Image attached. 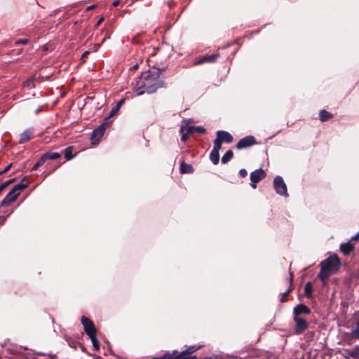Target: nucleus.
I'll list each match as a JSON object with an SVG mask.
<instances>
[{
  "label": "nucleus",
  "instance_id": "c9c22d12",
  "mask_svg": "<svg viewBox=\"0 0 359 359\" xmlns=\"http://www.w3.org/2000/svg\"><path fill=\"white\" fill-rule=\"evenodd\" d=\"M290 273V278H289V283H290V285L289 286H292V287H294V285H293V280H294V273L292 271H291L290 270L289 271Z\"/></svg>",
  "mask_w": 359,
  "mask_h": 359
},
{
  "label": "nucleus",
  "instance_id": "c756f323",
  "mask_svg": "<svg viewBox=\"0 0 359 359\" xmlns=\"http://www.w3.org/2000/svg\"><path fill=\"white\" fill-rule=\"evenodd\" d=\"M351 337L353 339H358L359 338V323H357V326L354 328L351 333Z\"/></svg>",
  "mask_w": 359,
  "mask_h": 359
},
{
  "label": "nucleus",
  "instance_id": "37998d69",
  "mask_svg": "<svg viewBox=\"0 0 359 359\" xmlns=\"http://www.w3.org/2000/svg\"><path fill=\"white\" fill-rule=\"evenodd\" d=\"M124 102H125L124 99L120 100L118 101V102L117 103L116 107L119 109L121 107V106L124 103Z\"/></svg>",
  "mask_w": 359,
  "mask_h": 359
},
{
  "label": "nucleus",
  "instance_id": "5fc2aeb1",
  "mask_svg": "<svg viewBox=\"0 0 359 359\" xmlns=\"http://www.w3.org/2000/svg\"><path fill=\"white\" fill-rule=\"evenodd\" d=\"M95 8V6H90V7L88 8V9H92V8Z\"/></svg>",
  "mask_w": 359,
  "mask_h": 359
},
{
  "label": "nucleus",
  "instance_id": "a211bd4d",
  "mask_svg": "<svg viewBox=\"0 0 359 359\" xmlns=\"http://www.w3.org/2000/svg\"><path fill=\"white\" fill-rule=\"evenodd\" d=\"M180 133H182L181 141L186 142L192 131L190 127L186 128L184 126H182L180 128Z\"/></svg>",
  "mask_w": 359,
  "mask_h": 359
},
{
  "label": "nucleus",
  "instance_id": "393cba45",
  "mask_svg": "<svg viewBox=\"0 0 359 359\" xmlns=\"http://www.w3.org/2000/svg\"><path fill=\"white\" fill-rule=\"evenodd\" d=\"M46 161L47 160H55L60 157V154L57 152H48L43 154Z\"/></svg>",
  "mask_w": 359,
  "mask_h": 359
},
{
  "label": "nucleus",
  "instance_id": "a19ab883",
  "mask_svg": "<svg viewBox=\"0 0 359 359\" xmlns=\"http://www.w3.org/2000/svg\"><path fill=\"white\" fill-rule=\"evenodd\" d=\"M350 241L352 242L359 241V232L356 233L355 236H352Z\"/></svg>",
  "mask_w": 359,
  "mask_h": 359
},
{
  "label": "nucleus",
  "instance_id": "8fccbe9b",
  "mask_svg": "<svg viewBox=\"0 0 359 359\" xmlns=\"http://www.w3.org/2000/svg\"><path fill=\"white\" fill-rule=\"evenodd\" d=\"M57 167H60V165H57V166H55V168H53L52 171L55 170V169H57Z\"/></svg>",
  "mask_w": 359,
  "mask_h": 359
},
{
  "label": "nucleus",
  "instance_id": "a18cd8bd",
  "mask_svg": "<svg viewBox=\"0 0 359 359\" xmlns=\"http://www.w3.org/2000/svg\"><path fill=\"white\" fill-rule=\"evenodd\" d=\"M78 342L76 341H72V344H69V346L72 348H74V349H76V345H77Z\"/></svg>",
  "mask_w": 359,
  "mask_h": 359
},
{
  "label": "nucleus",
  "instance_id": "5701e85b",
  "mask_svg": "<svg viewBox=\"0 0 359 359\" xmlns=\"http://www.w3.org/2000/svg\"><path fill=\"white\" fill-rule=\"evenodd\" d=\"M332 275V273L329 271H324L323 268H320V271L318 273V278L323 282H325V280Z\"/></svg>",
  "mask_w": 359,
  "mask_h": 359
},
{
  "label": "nucleus",
  "instance_id": "2f4dec72",
  "mask_svg": "<svg viewBox=\"0 0 359 359\" xmlns=\"http://www.w3.org/2000/svg\"><path fill=\"white\" fill-rule=\"evenodd\" d=\"M12 212H8L6 215H1L0 216V224L2 225L6 222L7 217H8Z\"/></svg>",
  "mask_w": 359,
  "mask_h": 359
},
{
  "label": "nucleus",
  "instance_id": "20e7f679",
  "mask_svg": "<svg viewBox=\"0 0 359 359\" xmlns=\"http://www.w3.org/2000/svg\"><path fill=\"white\" fill-rule=\"evenodd\" d=\"M109 118H105L104 121L97 128L93 130L90 137V140L92 141L93 144H97L100 142V140L103 136L104 131L109 126Z\"/></svg>",
  "mask_w": 359,
  "mask_h": 359
},
{
  "label": "nucleus",
  "instance_id": "bb28decb",
  "mask_svg": "<svg viewBox=\"0 0 359 359\" xmlns=\"http://www.w3.org/2000/svg\"><path fill=\"white\" fill-rule=\"evenodd\" d=\"M34 81H35V78H34V77H32V78L27 79L23 83L24 87L29 88V89L34 88L35 87V86L34 84Z\"/></svg>",
  "mask_w": 359,
  "mask_h": 359
},
{
  "label": "nucleus",
  "instance_id": "f704fd0d",
  "mask_svg": "<svg viewBox=\"0 0 359 359\" xmlns=\"http://www.w3.org/2000/svg\"><path fill=\"white\" fill-rule=\"evenodd\" d=\"M350 355L352 357L359 356V346H356Z\"/></svg>",
  "mask_w": 359,
  "mask_h": 359
},
{
  "label": "nucleus",
  "instance_id": "4be33fe9",
  "mask_svg": "<svg viewBox=\"0 0 359 359\" xmlns=\"http://www.w3.org/2000/svg\"><path fill=\"white\" fill-rule=\"evenodd\" d=\"M233 157V152L232 150H228L222 157V163L223 164L227 163Z\"/></svg>",
  "mask_w": 359,
  "mask_h": 359
},
{
  "label": "nucleus",
  "instance_id": "a878e982",
  "mask_svg": "<svg viewBox=\"0 0 359 359\" xmlns=\"http://www.w3.org/2000/svg\"><path fill=\"white\" fill-rule=\"evenodd\" d=\"M144 42L143 34H138L133 36L132 39V43L134 44H142Z\"/></svg>",
  "mask_w": 359,
  "mask_h": 359
},
{
  "label": "nucleus",
  "instance_id": "72a5a7b5",
  "mask_svg": "<svg viewBox=\"0 0 359 359\" xmlns=\"http://www.w3.org/2000/svg\"><path fill=\"white\" fill-rule=\"evenodd\" d=\"M151 359H171V354L169 353H167L164 354L163 356L154 357Z\"/></svg>",
  "mask_w": 359,
  "mask_h": 359
},
{
  "label": "nucleus",
  "instance_id": "864d4df0",
  "mask_svg": "<svg viewBox=\"0 0 359 359\" xmlns=\"http://www.w3.org/2000/svg\"><path fill=\"white\" fill-rule=\"evenodd\" d=\"M57 167H60V165H57V166H55V168H53L52 171L55 170V169H57Z\"/></svg>",
  "mask_w": 359,
  "mask_h": 359
},
{
  "label": "nucleus",
  "instance_id": "39448f33",
  "mask_svg": "<svg viewBox=\"0 0 359 359\" xmlns=\"http://www.w3.org/2000/svg\"><path fill=\"white\" fill-rule=\"evenodd\" d=\"M201 347V346H190L176 355H174L177 353V351H174L173 354H171V359H196V357L195 355H191V354L198 350Z\"/></svg>",
  "mask_w": 359,
  "mask_h": 359
},
{
  "label": "nucleus",
  "instance_id": "423d86ee",
  "mask_svg": "<svg viewBox=\"0 0 359 359\" xmlns=\"http://www.w3.org/2000/svg\"><path fill=\"white\" fill-rule=\"evenodd\" d=\"M81 323L83 326V330L88 337L97 335V330L93 322L88 317L83 316L81 318Z\"/></svg>",
  "mask_w": 359,
  "mask_h": 359
},
{
  "label": "nucleus",
  "instance_id": "9b49d317",
  "mask_svg": "<svg viewBox=\"0 0 359 359\" xmlns=\"http://www.w3.org/2000/svg\"><path fill=\"white\" fill-rule=\"evenodd\" d=\"M311 309L304 304H299L293 309V317H301V315H309Z\"/></svg>",
  "mask_w": 359,
  "mask_h": 359
},
{
  "label": "nucleus",
  "instance_id": "6e6552de",
  "mask_svg": "<svg viewBox=\"0 0 359 359\" xmlns=\"http://www.w3.org/2000/svg\"><path fill=\"white\" fill-rule=\"evenodd\" d=\"M295 323L294 332L297 334H300L306 330L309 327L308 321L302 317H293Z\"/></svg>",
  "mask_w": 359,
  "mask_h": 359
},
{
  "label": "nucleus",
  "instance_id": "0eeeda50",
  "mask_svg": "<svg viewBox=\"0 0 359 359\" xmlns=\"http://www.w3.org/2000/svg\"><path fill=\"white\" fill-rule=\"evenodd\" d=\"M273 187L276 192L283 196H288L287 189L282 177L278 175L273 179Z\"/></svg>",
  "mask_w": 359,
  "mask_h": 359
},
{
  "label": "nucleus",
  "instance_id": "f03ea898",
  "mask_svg": "<svg viewBox=\"0 0 359 359\" xmlns=\"http://www.w3.org/2000/svg\"><path fill=\"white\" fill-rule=\"evenodd\" d=\"M341 265L340 258L337 254L329 256L320 263V268L324 271L330 272L332 274L337 273Z\"/></svg>",
  "mask_w": 359,
  "mask_h": 359
},
{
  "label": "nucleus",
  "instance_id": "7c9ffc66",
  "mask_svg": "<svg viewBox=\"0 0 359 359\" xmlns=\"http://www.w3.org/2000/svg\"><path fill=\"white\" fill-rule=\"evenodd\" d=\"M191 131H196L201 134H203L206 132L205 128L201 126H191L190 127Z\"/></svg>",
  "mask_w": 359,
  "mask_h": 359
},
{
  "label": "nucleus",
  "instance_id": "473e14b6",
  "mask_svg": "<svg viewBox=\"0 0 359 359\" xmlns=\"http://www.w3.org/2000/svg\"><path fill=\"white\" fill-rule=\"evenodd\" d=\"M29 43V39H19L18 41H15V45H20V44H27Z\"/></svg>",
  "mask_w": 359,
  "mask_h": 359
},
{
  "label": "nucleus",
  "instance_id": "f257e3e1",
  "mask_svg": "<svg viewBox=\"0 0 359 359\" xmlns=\"http://www.w3.org/2000/svg\"><path fill=\"white\" fill-rule=\"evenodd\" d=\"M165 70V67H155L145 72L142 73L140 77L136 81L134 90L137 95L145 93H153L157 89L165 87V82L160 77L161 72Z\"/></svg>",
  "mask_w": 359,
  "mask_h": 359
},
{
  "label": "nucleus",
  "instance_id": "1a4fd4ad",
  "mask_svg": "<svg viewBox=\"0 0 359 359\" xmlns=\"http://www.w3.org/2000/svg\"><path fill=\"white\" fill-rule=\"evenodd\" d=\"M257 144L256 139L252 135H248L241 139L236 145L237 149H243Z\"/></svg>",
  "mask_w": 359,
  "mask_h": 359
},
{
  "label": "nucleus",
  "instance_id": "de8ad7c7",
  "mask_svg": "<svg viewBox=\"0 0 359 359\" xmlns=\"http://www.w3.org/2000/svg\"><path fill=\"white\" fill-rule=\"evenodd\" d=\"M120 4V1L118 0H116L112 3L113 6H117Z\"/></svg>",
  "mask_w": 359,
  "mask_h": 359
},
{
  "label": "nucleus",
  "instance_id": "2eb2a0df",
  "mask_svg": "<svg viewBox=\"0 0 359 359\" xmlns=\"http://www.w3.org/2000/svg\"><path fill=\"white\" fill-rule=\"evenodd\" d=\"M34 137L32 129H27L20 135L19 144L25 143Z\"/></svg>",
  "mask_w": 359,
  "mask_h": 359
},
{
  "label": "nucleus",
  "instance_id": "79ce46f5",
  "mask_svg": "<svg viewBox=\"0 0 359 359\" xmlns=\"http://www.w3.org/2000/svg\"><path fill=\"white\" fill-rule=\"evenodd\" d=\"M103 20H104V18L103 17L100 18L98 20V21L97 22V23L95 24V27H97L103 22Z\"/></svg>",
  "mask_w": 359,
  "mask_h": 359
},
{
  "label": "nucleus",
  "instance_id": "aec40b11",
  "mask_svg": "<svg viewBox=\"0 0 359 359\" xmlns=\"http://www.w3.org/2000/svg\"><path fill=\"white\" fill-rule=\"evenodd\" d=\"M72 151H73L72 146H69L62 151V154H64L65 158L67 161L71 160L74 157V155L72 154Z\"/></svg>",
  "mask_w": 359,
  "mask_h": 359
},
{
  "label": "nucleus",
  "instance_id": "58836bf2",
  "mask_svg": "<svg viewBox=\"0 0 359 359\" xmlns=\"http://www.w3.org/2000/svg\"><path fill=\"white\" fill-rule=\"evenodd\" d=\"M239 174L242 177H245L248 175V172L245 169L242 168L239 170Z\"/></svg>",
  "mask_w": 359,
  "mask_h": 359
},
{
  "label": "nucleus",
  "instance_id": "09e8293b",
  "mask_svg": "<svg viewBox=\"0 0 359 359\" xmlns=\"http://www.w3.org/2000/svg\"><path fill=\"white\" fill-rule=\"evenodd\" d=\"M250 185H251V187H252L253 189H255V188L257 187V186H256V183H253V182H252V183L250 184Z\"/></svg>",
  "mask_w": 359,
  "mask_h": 359
},
{
  "label": "nucleus",
  "instance_id": "cd10ccee",
  "mask_svg": "<svg viewBox=\"0 0 359 359\" xmlns=\"http://www.w3.org/2000/svg\"><path fill=\"white\" fill-rule=\"evenodd\" d=\"M89 338L92 341L95 350L98 351L100 349V343L97 339V335H93V337H89Z\"/></svg>",
  "mask_w": 359,
  "mask_h": 359
},
{
  "label": "nucleus",
  "instance_id": "6ab92c4d",
  "mask_svg": "<svg viewBox=\"0 0 359 359\" xmlns=\"http://www.w3.org/2000/svg\"><path fill=\"white\" fill-rule=\"evenodd\" d=\"M304 295L311 299L313 297V285L311 282H307L304 286Z\"/></svg>",
  "mask_w": 359,
  "mask_h": 359
},
{
  "label": "nucleus",
  "instance_id": "4468645a",
  "mask_svg": "<svg viewBox=\"0 0 359 359\" xmlns=\"http://www.w3.org/2000/svg\"><path fill=\"white\" fill-rule=\"evenodd\" d=\"M217 138L220 140V141L226 143H231L233 141V136L228 132L224 130H218L217 132Z\"/></svg>",
  "mask_w": 359,
  "mask_h": 359
},
{
  "label": "nucleus",
  "instance_id": "412c9836",
  "mask_svg": "<svg viewBox=\"0 0 359 359\" xmlns=\"http://www.w3.org/2000/svg\"><path fill=\"white\" fill-rule=\"evenodd\" d=\"M210 159L214 165H217L219 161V151L212 150L210 154Z\"/></svg>",
  "mask_w": 359,
  "mask_h": 359
},
{
  "label": "nucleus",
  "instance_id": "dca6fc26",
  "mask_svg": "<svg viewBox=\"0 0 359 359\" xmlns=\"http://www.w3.org/2000/svg\"><path fill=\"white\" fill-rule=\"evenodd\" d=\"M180 171L182 174H191L194 172V169L191 164L182 161L180 164Z\"/></svg>",
  "mask_w": 359,
  "mask_h": 359
},
{
  "label": "nucleus",
  "instance_id": "603ef678",
  "mask_svg": "<svg viewBox=\"0 0 359 359\" xmlns=\"http://www.w3.org/2000/svg\"><path fill=\"white\" fill-rule=\"evenodd\" d=\"M57 167H60V165H57V166H55V168H53L52 171L55 170V169H57Z\"/></svg>",
  "mask_w": 359,
  "mask_h": 359
},
{
  "label": "nucleus",
  "instance_id": "f3484780",
  "mask_svg": "<svg viewBox=\"0 0 359 359\" xmlns=\"http://www.w3.org/2000/svg\"><path fill=\"white\" fill-rule=\"evenodd\" d=\"M333 116L334 115L332 113L326 111L325 109H321L319 111V118L321 122H325L332 118Z\"/></svg>",
  "mask_w": 359,
  "mask_h": 359
},
{
  "label": "nucleus",
  "instance_id": "9d476101",
  "mask_svg": "<svg viewBox=\"0 0 359 359\" xmlns=\"http://www.w3.org/2000/svg\"><path fill=\"white\" fill-rule=\"evenodd\" d=\"M219 57V53H215L211 55H205L196 59L194 64L198 65L203 63H213L215 62Z\"/></svg>",
  "mask_w": 359,
  "mask_h": 359
},
{
  "label": "nucleus",
  "instance_id": "c85d7f7f",
  "mask_svg": "<svg viewBox=\"0 0 359 359\" xmlns=\"http://www.w3.org/2000/svg\"><path fill=\"white\" fill-rule=\"evenodd\" d=\"M222 142L220 141V140L216 139L214 140V146L212 150H215L216 151H219V150L222 148Z\"/></svg>",
  "mask_w": 359,
  "mask_h": 359
},
{
  "label": "nucleus",
  "instance_id": "4c0bfd02",
  "mask_svg": "<svg viewBox=\"0 0 359 359\" xmlns=\"http://www.w3.org/2000/svg\"><path fill=\"white\" fill-rule=\"evenodd\" d=\"M118 109H118L116 106L115 107H114V108L111 109V111H110V114H109V116L107 118H109L110 117H111V116H113L114 115H115V114L117 113V111H118Z\"/></svg>",
  "mask_w": 359,
  "mask_h": 359
},
{
  "label": "nucleus",
  "instance_id": "ddd939ff",
  "mask_svg": "<svg viewBox=\"0 0 359 359\" xmlns=\"http://www.w3.org/2000/svg\"><path fill=\"white\" fill-rule=\"evenodd\" d=\"M352 243L353 242L349 240L348 242L341 243L340 245L339 249L340 251L344 254V255L348 256L353 252H354L355 245Z\"/></svg>",
  "mask_w": 359,
  "mask_h": 359
},
{
  "label": "nucleus",
  "instance_id": "49530a36",
  "mask_svg": "<svg viewBox=\"0 0 359 359\" xmlns=\"http://www.w3.org/2000/svg\"><path fill=\"white\" fill-rule=\"evenodd\" d=\"M39 168V165H38L37 163H36L33 165V167H32V171H34V170H36Z\"/></svg>",
  "mask_w": 359,
  "mask_h": 359
},
{
  "label": "nucleus",
  "instance_id": "b1692460",
  "mask_svg": "<svg viewBox=\"0 0 359 359\" xmlns=\"http://www.w3.org/2000/svg\"><path fill=\"white\" fill-rule=\"evenodd\" d=\"M293 290L294 287L289 286L288 289L281 294V298L280 299L281 303H285L287 301V297L293 291Z\"/></svg>",
  "mask_w": 359,
  "mask_h": 359
},
{
  "label": "nucleus",
  "instance_id": "3c124183",
  "mask_svg": "<svg viewBox=\"0 0 359 359\" xmlns=\"http://www.w3.org/2000/svg\"><path fill=\"white\" fill-rule=\"evenodd\" d=\"M57 167H60V165H57V166H55V168H53L52 171L55 170V169H57Z\"/></svg>",
  "mask_w": 359,
  "mask_h": 359
},
{
  "label": "nucleus",
  "instance_id": "e433bc0d",
  "mask_svg": "<svg viewBox=\"0 0 359 359\" xmlns=\"http://www.w3.org/2000/svg\"><path fill=\"white\" fill-rule=\"evenodd\" d=\"M46 161V159L44 155H43L36 163H37L38 165H39V167H40L43 164H44Z\"/></svg>",
  "mask_w": 359,
  "mask_h": 359
},
{
  "label": "nucleus",
  "instance_id": "f8f14e48",
  "mask_svg": "<svg viewBox=\"0 0 359 359\" xmlns=\"http://www.w3.org/2000/svg\"><path fill=\"white\" fill-rule=\"evenodd\" d=\"M266 174L262 168H259L250 173V180L253 183H258L265 178Z\"/></svg>",
  "mask_w": 359,
  "mask_h": 359
},
{
  "label": "nucleus",
  "instance_id": "c03bdc74",
  "mask_svg": "<svg viewBox=\"0 0 359 359\" xmlns=\"http://www.w3.org/2000/svg\"><path fill=\"white\" fill-rule=\"evenodd\" d=\"M90 52L88 50H86L85 51L82 55H81V59H84L85 57H86L88 55H89Z\"/></svg>",
  "mask_w": 359,
  "mask_h": 359
},
{
  "label": "nucleus",
  "instance_id": "7ed1b4c3",
  "mask_svg": "<svg viewBox=\"0 0 359 359\" xmlns=\"http://www.w3.org/2000/svg\"><path fill=\"white\" fill-rule=\"evenodd\" d=\"M27 185L23 181L15 184L12 189L7 194L5 198L0 202V208L9 205L12 202L15 201L20 192L24 190Z\"/></svg>",
  "mask_w": 359,
  "mask_h": 359
},
{
  "label": "nucleus",
  "instance_id": "ea45409f",
  "mask_svg": "<svg viewBox=\"0 0 359 359\" xmlns=\"http://www.w3.org/2000/svg\"><path fill=\"white\" fill-rule=\"evenodd\" d=\"M12 163H10L3 170L0 171V175L7 172L12 167Z\"/></svg>",
  "mask_w": 359,
  "mask_h": 359
}]
</instances>
